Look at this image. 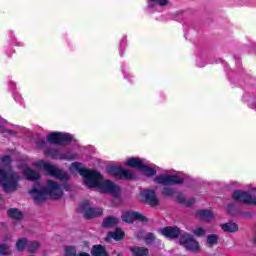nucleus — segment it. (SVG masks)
Returning <instances> with one entry per match:
<instances>
[{"label": "nucleus", "mask_w": 256, "mask_h": 256, "mask_svg": "<svg viewBox=\"0 0 256 256\" xmlns=\"http://www.w3.org/2000/svg\"><path fill=\"white\" fill-rule=\"evenodd\" d=\"M133 256H147L149 255V250L146 248L136 247L131 249Z\"/></svg>", "instance_id": "5701e85b"}, {"label": "nucleus", "mask_w": 256, "mask_h": 256, "mask_svg": "<svg viewBox=\"0 0 256 256\" xmlns=\"http://www.w3.org/2000/svg\"><path fill=\"white\" fill-rule=\"evenodd\" d=\"M177 200L179 201V203H185L186 205H188V207L190 205H193V203L195 202V198H192V199L188 200L187 202H185V196H183L181 194H179L177 196Z\"/></svg>", "instance_id": "cd10ccee"}, {"label": "nucleus", "mask_w": 256, "mask_h": 256, "mask_svg": "<svg viewBox=\"0 0 256 256\" xmlns=\"http://www.w3.org/2000/svg\"><path fill=\"white\" fill-rule=\"evenodd\" d=\"M161 235L167 239H177L181 235L179 227H165L161 230Z\"/></svg>", "instance_id": "ddd939ff"}, {"label": "nucleus", "mask_w": 256, "mask_h": 256, "mask_svg": "<svg viewBox=\"0 0 256 256\" xmlns=\"http://www.w3.org/2000/svg\"><path fill=\"white\" fill-rule=\"evenodd\" d=\"M30 195L35 203H43V201H47V197L61 199L63 197V188L59 183L48 180L45 188H42L39 184L34 186L30 191Z\"/></svg>", "instance_id": "f03ea898"}, {"label": "nucleus", "mask_w": 256, "mask_h": 256, "mask_svg": "<svg viewBox=\"0 0 256 256\" xmlns=\"http://www.w3.org/2000/svg\"><path fill=\"white\" fill-rule=\"evenodd\" d=\"M219 243V235L210 234L206 237V245L207 247H215Z\"/></svg>", "instance_id": "aec40b11"}, {"label": "nucleus", "mask_w": 256, "mask_h": 256, "mask_svg": "<svg viewBox=\"0 0 256 256\" xmlns=\"http://www.w3.org/2000/svg\"><path fill=\"white\" fill-rule=\"evenodd\" d=\"M141 196L144 199L145 203H147V205H150V207H157V205H159V198H157V195H155V191L144 190L141 193Z\"/></svg>", "instance_id": "9d476101"}, {"label": "nucleus", "mask_w": 256, "mask_h": 256, "mask_svg": "<svg viewBox=\"0 0 256 256\" xmlns=\"http://www.w3.org/2000/svg\"><path fill=\"white\" fill-rule=\"evenodd\" d=\"M8 217L11 219H23V212L19 211V209L12 208L7 211Z\"/></svg>", "instance_id": "4be33fe9"}, {"label": "nucleus", "mask_w": 256, "mask_h": 256, "mask_svg": "<svg viewBox=\"0 0 256 256\" xmlns=\"http://www.w3.org/2000/svg\"><path fill=\"white\" fill-rule=\"evenodd\" d=\"M40 248H41V243L37 241H30L27 244V251L29 253H37V251H39Z\"/></svg>", "instance_id": "412c9836"}, {"label": "nucleus", "mask_w": 256, "mask_h": 256, "mask_svg": "<svg viewBox=\"0 0 256 256\" xmlns=\"http://www.w3.org/2000/svg\"><path fill=\"white\" fill-rule=\"evenodd\" d=\"M24 177L28 181H38V179L41 178V175L31 168H26L24 170Z\"/></svg>", "instance_id": "dca6fc26"}, {"label": "nucleus", "mask_w": 256, "mask_h": 256, "mask_svg": "<svg viewBox=\"0 0 256 256\" xmlns=\"http://www.w3.org/2000/svg\"><path fill=\"white\" fill-rule=\"evenodd\" d=\"M91 253H92V256H109L107 254V250H105V247L101 245L93 246Z\"/></svg>", "instance_id": "6ab92c4d"}, {"label": "nucleus", "mask_w": 256, "mask_h": 256, "mask_svg": "<svg viewBox=\"0 0 256 256\" xmlns=\"http://www.w3.org/2000/svg\"><path fill=\"white\" fill-rule=\"evenodd\" d=\"M64 256H77V250L73 246H66Z\"/></svg>", "instance_id": "bb28decb"}, {"label": "nucleus", "mask_w": 256, "mask_h": 256, "mask_svg": "<svg viewBox=\"0 0 256 256\" xmlns=\"http://www.w3.org/2000/svg\"><path fill=\"white\" fill-rule=\"evenodd\" d=\"M179 244L185 247L187 251H199V242L193 237V235L185 232L181 235L179 239Z\"/></svg>", "instance_id": "39448f33"}, {"label": "nucleus", "mask_w": 256, "mask_h": 256, "mask_svg": "<svg viewBox=\"0 0 256 256\" xmlns=\"http://www.w3.org/2000/svg\"><path fill=\"white\" fill-rule=\"evenodd\" d=\"M49 143H53L54 145H65V143H70L71 135L63 134L59 132H54L47 136Z\"/></svg>", "instance_id": "423d86ee"}, {"label": "nucleus", "mask_w": 256, "mask_h": 256, "mask_svg": "<svg viewBox=\"0 0 256 256\" xmlns=\"http://www.w3.org/2000/svg\"><path fill=\"white\" fill-rule=\"evenodd\" d=\"M163 194L171 197V195L175 194V190L173 188H164Z\"/></svg>", "instance_id": "7c9ffc66"}, {"label": "nucleus", "mask_w": 256, "mask_h": 256, "mask_svg": "<svg viewBox=\"0 0 256 256\" xmlns=\"http://www.w3.org/2000/svg\"><path fill=\"white\" fill-rule=\"evenodd\" d=\"M198 217H200V219L202 221H211V219H213L214 215L213 212H211V210H200L197 212Z\"/></svg>", "instance_id": "a211bd4d"}, {"label": "nucleus", "mask_w": 256, "mask_h": 256, "mask_svg": "<svg viewBox=\"0 0 256 256\" xmlns=\"http://www.w3.org/2000/svg\"><path fill=\"white\" fill-rule=\"evenodd\" d=\"M0 255H9V247L7 245H0Z\"/></svg>", "instance_id": "c756f323"}, {"label": "nucleus", "mask_w": 256, "mask_h": 256, "mask_svg": "<svg viewBox=\"0 0 256 256\" xmlns=\"http://www.w3.org/2000/svg\"><path fill=\"white\" fill-rule=\"evenodd\" d=\"M19 179L17 173L0 169V185H2L5 193H15L19 189Z\"/></svg>", "instance_id": "7ed1b4c3"}, {"label": "nucleus", "mask_w": 256, "mask_h": 256, "mask_svg": "<svg viewBox=\"0 0 256 256\" xmlns=\"http://www.w3.org/2000/svg\"><path fill=\"white\" fill-rule=\"evenodd\" d=\"M233 199H235V201H239L240 203L256 205V197L247 192L236 190L233 193Z\"/></svg>", "instance_id": "1a4fd4ad"}, {"label": "nucleus", "mask_w": 256, "mask_h": 256, "mask_svg": "<svg viewBox=\"0 0 256 256\" xmlns=\"http://www.w3.org/2000/svg\"><path fill=\"white\" fill-rule=\"evenodd\" d=\"M27 245H29V242H27V239L21 238L16 242V249L18 251H24L25 247L27 248Z\"/></svg>", "instance_id": "393cba45"}, {"label": "nucleus", "mask_w": 256, "mask_h": 256, "mask_svg": "<svg viewBox=\"0 0 256 256\" xmlns=\"http://www.w3.org/2000/svg\"><path fill=\"white\" fill-rule=\"evenodd\" d=\"M108 173L113 177H118L119 179H135V176L131 171L125 170L123 168L109 167Z\"/></svg>", "instance_id": "0eeeda50"}, {"label": "nucleus", "mask_w": 256, "mask_h": 256, "mask_svg": "<svg viewBox=\"0 0 256 256\" xmlns=\"http://www.w3.org/2000/svg\"><path fill=\"white\" fill-rule=\"evenodd\" d=\"M122 221L124 223H133V221H147V217L139 212H124L122 213Z\"/></svg>", "instance_id": "9b49d317"}, {"label": "nucleus", "mask_w": 256, "mask_h": 256, "mask_svg": "<svg viewBox=\"0 0 256 256\" xmlns=\"http://www.w3.org/2000/svg\"><path fill=\"white\" fill-rule=\"evenodd\" d=\"M119 223V219L109 216L103 221V227H113V225H117Z\"/></svg>", "instance_id": "b1692460"}, {"label": "nucleus", "mask_w": 256, "mask_h": 256, "mask_svg": "<svg viewBox=\"0 0 256 256\" xmlns=\"http://www.w3.org/2000/svg\"><path fill=\"white\" fill-rule=\"evenodd\" d=\"M150 1L154 2V1H157V0H150Z\"/></svg>", "instance_id": "f704fd0d"}, {"label": "nucleus", "mask_w": 256, "mask_h": 256, "mask_svg": "<svg viewBox=\"0 0 256 256\" xmlns=\"http://www.w3.org/2000/svg\"><path fill=\"white\" fill-rule=\"evenodd\" d=\"M158 2V5L161 7H165L166 5H169V0H156Z\"/></svg>", "instance_id": "473e14b6"}, {"label": "nucleus", "mask_w": 256, "mask_h": 256, "mask_svg": "<svg viewBox=\"0 0 256 256\" xmlns=\"http://www.w3.org/2000/svg\"><path fill=\"white\" fill-rule=\"evenodd\" d=\"M126 165H128V167H133L134 169H139L141 171L144 164L139 158H131L126 162Z\"/></svg>", "instance_id": "f3484780"}, {"label": "nucleus", "mask_w": 256, "mask_h": 256, "mask_svg": "<svg viewBox=\"0 0 256 256\" xmlns=\"http://www.w3.org/2000/svg\"><path fill=\"white\" fill-rule=\"evenodd\" d=\"M80 209L88 219H93V217H101V215H103V209L101 208H92L89 206L81 205Z\"/></svg>", "instance_id": "f8f14e48"}, {"label": "nucleus", "mask_w": 256, "mask_h": 256, "mask_svg": "<svg viewBox=\"0 0 256 256\" xmlns=\"http://www.w3.org/2000/svg\"><path fill=\"white\" fill-rule=\"evenodd\" d=\"M193 235H195L196 237H204L206 231L205 229L201 228V227H197L196 229H194L192 231Z\"/></svg>", "instance_id": "c85d7f7f"}, {"label": "nucleus", "mask_w": 256, "mask_h": 256, "mask_svg": "<svg viewBox=\"0 0 256 256\" xmlns=\"http://www.w3.org/2000/svg\"><path fill=\"white\" fill-rule=\"evenodd\" d=\"M125 237V232L121 228H117L114 232H109L107 236L105 237V241L108 243L111 242V239H114V241H121Z\"/></svg>", "instance_id": "4468645a"}, {"label": "nucleus", "mask_w": 256, "mask_h": 256, "mask_svg": "<svg viewBox=\"0 0 256 256\" xmlns=\"http://www.w3.org/2000/svg\"><path fill=\"white\" fill-rule=\"evenodd\" d=\"M220 227L224 233H237L239 231V225L235 222H227L220 224Z\"/></svg>", "instance_id": "2eb2a0df"}, {"label": "nucleus", "mask_w": 256, "mask_h": 256, "mask_svg": "<svg viewBox=\"0 0 256 256\" xmlns=\"http://www.w3.org/2000/svg\"><path fill=\"white\" fill-rule=\"evenodd\" d=\"M155 239V236L153 234H148L146 237V241H153Z\"/></svg>", "instance_id": "72a5a7b5"}, {"label": "nucleus", "mask_w": 256, "mask_h": 256, "mask_svg": "<svg viewBox=\"0 0 256 256\" xmlns=\"http://www.w3.org/2000/svg\"><path fill=\"white\" fill-rule=\"evenodd\" d=\"M155 181L162 185H179V183H183V178L175 175H160Z\"/></svg>", "instance_id": "6e6552de"}, {"label": "nucleus", "mask_w": 256, "mask_h": 256, "mask_svg": "<svg viewBox=\"0 0 256 256\" xmlns=\"http://www.w3.org/2000/svg\"><path fill=\"white\" fill-rule=\"evenodd\" d=\"M0 162L2 163V165H9V163H11V157L9 156H3L0 159Z\"/></svg>", "instance_id": "2f4dec72"}, {"label": "nucleus", "mask_w": 256, "mask_h": 256, "mask_svg": "<svg viewBox=\"0 0 256 256\" xmlns=\"http://www.w3.org/2000/svg\"><path fill=\"white\" fill-rule=\"evenodd\" d=\"M34 167L37 169H42L47 173V175L55 177L56 179H60V181H67L69 179V175H67L66 172L61 171L59 168L43 160H39L34 163Z\"/></svg>", "instance_id": "20e7f679"}, {"label": "nucleus", "mask_w": 256, "mask_h": 256, "mask_svg": "<svg viewBox=\"0 0 256 256\" xmlns=\"http://www.w3.org/2000/svg\"><path fill=\"white\" fill-rule=\"evenodd\" d=\"M140 171H143L144 175H146L147 177H153V175H155L156 173L155 169L149 168L145 166V164L143 165V168L140 169Z\"/></svg>", "instance_id": "a878e982"}, {"label": "nucleus", "mask_w": 256, "mask_h": 256, "mask_svg": "<svg viewBox=\"0 0 256 256\" xmlns=\"http://www.w3.org/2000/svg\"><path fill=\"white\" fill-rule=\"evenodd\" d=\"M72 173H80L84 177V183L89 189H100L102 193H110L113 197H119V186L109 180H103L101 174L95 170L83 169V164L75 162L70 166Z\"/></svg>", "instance_id": "f257e3e1"}]
</instances>
